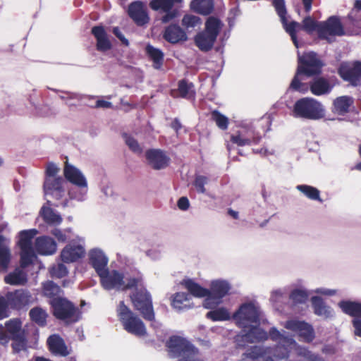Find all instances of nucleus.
Masks as SVG:
<instances>
[{
  "instance_id": "10",
  "label": "nucleus",
  "mask_w": 361,
  "mask_h": 361,
  "mask_svg": "<svg viewBox=\"0 0 361 361\" xmlns=\"http://www.w3.org/2000/svg\"><path fill=\"white\" fill-rule=\"evenodd\" d=\"M270 336L271 340L273 341L281 339L290 351L291 349H294L297 355L302 358V361H325L319 355L312 353L307 348L299 345L294 338L291 336H286L276 327H272L271 329Z\"/></svg>"
},
{
  "instance_id": "5",
  "label": "nucleus",
  "mask_w": 361,
  "mask_h": 361,
  "mask_svg": "<svg viewBox=\"0 0 361 361\" xmlns=\"http://www.w3.org/2000/svg\"><path fill=\"white\" fill-rule=\"evenodd\" d=\"M291 115L294 118L317 121L324 118L326 109L317 99L304 97L298 99L293 105Z\"/></svg>"
},
{
  "instance_id": "21",
  "label": "nucleus",
  "mask_w": 361,
  "mask_h": 361,
  "mask_svg": "<svg viewBox=\"0 0 361 361\" xmlns=\"http://www.w3.org/2000/svg\"><path fill=\"white\" fill-rule=\"evenodd\" d=\"M87 259L89 264L98 275L102 274L107 269L109 257L101 248L90 249L87 253Z\"/></svg>"
},
{
  "instance_id": "13",
  "label": "nucleus",
  "mask_w": 361,
  "mask_h": 361,
  "mask_svg": "<svg viewBox=\"0 0 361 361\" xmlns=\"http://www.w3.org/2000/svg\"><path fill=\"white\" fill-rule=\"evenodd\" d=\"M38 233L37 229H29L21 231L19 234L18 245L20 247V265L25 267L32 264L36 258L35 250L32 246V240Z\"/></svg>"
},
{
  "instance_id": "16",
  "label": "nucleus",
  "mask_w": 361,
  "mask_h": 361,
  "mask_svg": "<svg viewBox=\"0 0 361 361\" xmlns=\"http://www.w3.org/2000/svg\"><path fill=\"white\" fill-rule=\"evenodd\" d=\"M149 6L152 10L163 14L160 18L163 23H169L180 15L179 10L174 8L171 0H152Z\"/></svg>"
},
{
  "instance_id": "42",
  "label": "nucleus",
  "mask_w": 361,
  "mask_h": 361,
  "mask_svg": "<svg viewBox=\"0 0 361 361\" xmlns=\"http://www.w3.org/2000/svg\"><path fill=\"white\" fill-rule=\"evenodd\" d=\"M146 52L153 61V67L156 69H160L164 61L163 52L150 44L146 47Z\"/></svg>"
},
{
  "instance_id": "23",
  "label": "nucleus",
  "mask_w": 361,
  "mask_h": 361,
  "mask_svg": "<svg viewBox=\"0 0 361 361\" xmlns=\"http://www.w3.org/2000/svg\"><path fill=\"white\" fill-rule=\"evenodd\" d=\"M129 16L139 26L147 24L149 22V16L145 4L140 1L132 2L128 10Z\"/></svg>"
},
{
  "instance_id": "40",
  "label": "nucleus",
  "mask_w": 361,
  "mask_h": 361,
  "mask_svg": "<svg viewBox=\"0 0 361 361\" xmlns=\"http://www.w3.org/2000/svg\"><path fill=\"white\" fill-rule=\"evenodd\" d=\"M190 8L194 11L206 16L212 12L214 4L212 0H193L190 3Z\"/></svg>"
},
{
  "instance_id": "64",
  "label": "nucleus",
  "mask_w": 361,
  "mask_h": 361,
  "mask_svg": "<svg viewBox=\"0 0 361 361\" xmlns=\"http://www.w3.org/2000/svg\"><path fill=\"white\" fill-rule=\"evenodd\" d=\"M9 336L6 331V329L0 325V343L2 344L6 343L8 341Z\"/></svg>"
},
{
  "instance_id": "39",
  "label": "nucleus",
  "mask_w": 361,
  "mask_h": 361,
  "mask_svg": "<svg viewBox=\"0 0 361 361\" xmlns=\"http://www.w3.org/2000/svg\"><path fill=\"white\" fill-rule=\"evenodd\" d=\"M338 306L345 314L361 317V302L342 300L338 303Z\"/></svg>"
},
{
  "instance_id": "1",
  "label": "nucleus",
  "mask_w": 361,
  "mask_h": 361,
  "mask_svg": "<svg viewBox=\"0 0 361 361\" xmlns=\"http://www.w3.org/2000/svg\"><path fill=\"white\" fill-rule=\"evenodd\" d=\"M274 347L255 345L248 348L242 355V361H279L287 360L290 350L281 339L276 341Z\"/></svg>"
},
{
  "instance_id": "17",
  "label": "nucleus",
  "mask_w": 361,
  "mask_h": 361,
  "mask_svg": "<svg viewBox=\"0 0 361 361\" xmlns=\"http://www.w3.org/2000/svg\"><path fill=\"white\" fill-rule=\"evenodd\" d=\"M318 35L320 38L330 42L334 36L343 35L344 30L339 19L331 16L326 21L319 22Z\"/></svg>"
},
{
  "instance_id": "44",
  "label": "nucleus",
  "mask_w": 361,
  "mask_h": 361,
  "mask_svg": "<svg viewBox=\"0 0 361 361\" xmlns=\"http://www.w3.org/2000/svg\"><path fill=\"white\" fill-rule=\"evenodd\" d=\"M6 329L9 338H19L20 336L24 335V332L21 329V322L18 319L7 322Z\"/></svg>"
},
{
  "instance_id": "41",
  "label": "nucleus",
  "mask_w": 361,
  "mask_h": 361,
  "mask_svg": "<svg viewBox=\"0 0 361 361\" xmlns=\"http://www.w3.org/2000/svg\"><path fill=\"white\" fill-rule=\"evenodd\" d=\"M191 297L185 293H177L173 295L172 300V306L178 310H183L191 308Z\"/></svg>"
},
{
  "instance_id": "11",
  "label": "nucleus",
  "mask_w": 361,
  "mask_h": 361,
  "mask_svg": "<svg viewBox=\"0 0 361 361\" xmlns=\"http://www.w3.org/2000/svg\"><path fill=\"white\" fill-rule=\"evenodd\" d=\"M117 314L124 329L128 332L138 336L146 334V328L142 321L123 301L119 303Z\"/></svg>"
},
{
  "instance_id": "59",
  "label": "nucleus",
  "mask_w": 361,
  "mask_h": 361,
  "mask_svg": "<svg viewBox=\"0 0 361 361\" xmlns=\"http://www.w3.org/2000/svg\"><path fill=\"white\" fill-rule=\"evenodd\" d=\"M59 168L54 163H49L46 168V178H57Z\"/></svg>"
},
{
  "instance_id": "62",
  "label": "nucleus",
  "mask_w": 361,
  "mask_h": 361,
  "mask_svg": "<svg viewBox=\"0 0 361 361\" xmlns=\"http://www.w3.org/2000/svg\"><path fill=\"white\" fill-rule=\"evenodd\" d=\"M8 317L6 309V300L3 296H0V319Z\"/></svg>"
},
{
  "instance_id": "3",
  "label": "nucleus",
  "mask_w": 361,
  "mask_h": 361,
  "mask_svg": "<svg viewBox=\"0 0 361 361\" xmlns=\"http://www.w3.org/2000/svg\"><path fill=\"white\" fill-rule=\"evenodd\" d=\"M273 6H274L279 16L280 17L281 21L286 31L290 35L291 39L294 45L298 48L299 44L296 37V32L300 29L304 30L308 33H312L314 31L318 32V27L319 23L315 21L310 16L306 17L303 21L302 25L295 22L291 21L288 22L286 17V8L285 6L284 0H274Z\"/></svg>"
},
{
  "instance_id": "37",
  "label": "nucleus",
  "mask_w": 361,
  "mask_h": 361,
  "mask_svg": "<svg viewBox=\"0 0 361 361\" xmlns=\"http://www.w3.org/2000/svg\"><path fill=\"white\" fill-rule=\"evenodd\" d=\"M182 284L190 292V293L195 297L207 298L210 293L209 290L202 288L192 279L183 280Z\"/></svg>"
},
{
  "instance_id": "28",
  "label": "nucleus",
  "mask_w": 361,
  "mask_h": 361,
  "mask_svg": "<svg viewBox=\"0 0 361 361\" xmlns=\"http://www.w3.org/2000/svg\"><path fill=\"white\" fill-rule=\"evenodd\" d=\"M247 328H249V330L247 332H245V331L244 330V334L242 336L243 338L245 341H247L249 343H257L267 341L269 337L271 338L270 331H269L268 334L264 329L253 324H251V326H248ZM271 329L272 328H271L270 329Z\"/></svg>"
},
{
  "instance_id": "48",
  "label": "nucleus",
  "mask_w": 361,
  "mask_h": 361,
  "mask_svg": "<svg viewBox=\"0 0 361 361\" xmlns=\"http://www.w3.org/2000/svg\"><path fill=\"white\" fill-rule=\"evenodd\" d=\"M125 143L128 148L136 154H141L143 152V147L137 142V140L131 135L124 133L123 135Z\"/></svg>"
},
{
  "instance_id": "60",
  "label": "nucleus",
  "mask_w": 361,
  "mask_h": 361,
  "mask_svg": "<svg viewBox=\"0 0 361 361\" xmlns=\"http://www.w3.org/2000/svg\"><path fill=\"white\" fill-rule=\"evenodd\" d=\"M113 33L121 40V42L126 46L129 45L128 40L125 37L121 31L118 27L113 28Z\"/></svg>"
},
{
  "instance_id": "4",
  "label": "nucleus",
  "mask_w": 361,
  "mask_h": 361,
  "mask_svg": "<svg viewBox=\"0 0 361 361\" xmlns=\"http://www.w3.org/2000/svg\"><path fill=\"white\" fill-rule=\"evenodd\" d=\"M298 63L297 73L290 85V88L300 92H305L307 87L300 82L299 76L301 74L307 76L319 74L323 64L314 52H308L302 56L298 54Z\"/></svg>"
},
{
  "instance_id": "7",
  "label": "nucleus",
  "mask_w": 361,
  "mask_h": 361,
  "mask_svg": "<svg viewBox=\"0 0 361 361\" xmlns=\"http://www.w3.org/2000/svg\"><path fill=\"white\" fill-rule=\"evenodd\" d=\"M222 27L220 19L209 16L205 22L204 30L195 37V45L202 51L211 50Z\"/></svg>"
},
{
  "instance_id": "2",
  "label": "nucleus",
  "mask_w": 361,
  "mask_h": 361,
  "mask_svg": "<svg viewBox=\"0 0 361 361\" xmlns=\"http://www.w3.org/2000/svg\"><path fill=\"white\" fill-rule=\"evenodd\" d=\"M98 276L102 287L108 290H125L142 286V274L138 271L125 277L122 273L116 270L109 271L107 268Z\"/></svg>"
},
{
  "instance_id": "15",
  "label": "nucleus",
  "mask_w": 361,
  "mask_h": 361,
  "mask_svg": "<svg viewBox=\"0 0 361 361\" xmlns=\"http://www.w3.org/2000/svg\"><path fill=\"white\" fill-rule=\"evenodd\" d=\"M283 326L286 329L297 333L303 342L310 343L315 338L313 326L305 321L290 319L286 322Z\"/></svg>"
},
{
  "instance_id": "6",
  "label": "nucleus",
  "mask_w": 361,
  "mask_h": 361,
  "mask_svg": "<svg viewBox=\"0 0 361 361\" xmlns=\"http://www.w3.org/2000/svg\"><path fill=\"white\" fill-rule=\"evenodd\" d=\"M171 357H181L178 361H203L198 350L185 338L173 336L166 343Z\"/></svg>"
},
{
  "instance_id": "25",
  "label": "nucleus",
  "mask_w": 361,
  "mask_h": 361,
  "mask_svg": "<svg viewBox=\"0 0 361 361\" xmlns=\"http://www.w3.org/2000/svg\"><path fill=\"white\" fill-rule=\"evenodd\" d=\"M35 247L37 252L40 255H51L56 252L57 245L53 238L44 235L35 239Z\"/></svg>"
},
{
  "instance_id": "9",
  "label": "nucleus",
  "mask_w": 361,
  "mask_h": 361,
  "mask_svg": "<svg viewBox=\"0 0 361 361\" xmlns=\"http://www.w3.org/2000/svg\"><path fill=\"white\" fill-rule=\"evenodd\" d=\"M53 314L66 324L77 322L80 319V312L71 302L66 298L57 297L51 299Z\"/></svg>"
},
{
  "instance_id": "33",
  "label": "nucleus",
  "mask_w": 361,
  "mask_h": 361,
  "mask_svg": "<svg viewBox=\"0 0 361 361\" xmlns=\"http://www.w3.org/2000/svg\"><path fill=\"white\" fill-rule=\"evenodd\" d=\"M10 240L0 235V267L6 270L11 259V252L9 248Z\"/></svg>"
},
{
  "instance_id": "34",
  "label": "nucleus",
  "mask_w": 361,
  "mask_h": 361,
  "mask_svg": "<svg viewBox=\"0 0 361 361\" xmlns=\"http://www.w3.org/2000/svg\"><path fill=\"white\" fill-rule=\"evenodd\" d=\"M4 281L10 285L23 286L27 281V276L22 268H16L5 276Z\"/></svg>"
},
{
  "instance_id": "8",
  "label": "nucleus",
  "mask_w": 361,
  "mask_h": 361,
  "mask_svg": "<svg viewBox=\"0 0 361 361\" xmlns=\"http://www.w3.org/2000/svg\"><path fill=\"white\" fill-rule=\"evenodd\" d=\"M134 288L136 291L131 295V300L135 308L140 312L145 319L153 322L152 325L154 328L159 327L161 324L154 319L152 298L149 293L144 288L143 279H142L141 286Z\"/></svg>"
},
{
  "instance_id": "57",
  "label": "nucleus",
  "mask_w": 361,
  "mask_h": 361,
  "mask_svg": "<svg viewBox=\"0 0 361 361\" xmlns=\"http://www.w3.org/2000/svg\"><path fill=\"white\" fill-rule=\"evenodd\" d=\"M208 179L204 176H197L194 181V185L197 191L200 193H204L206 192L204 185L207 183Z\"/></svg>"
},
{
  "instance_id": "54",
  "label": "nucleus",
  "mask_w": 361,
  "mask_h": 361,
  "mask_svg": "<svg viewBox=\"0 0 361 361\" xmlns=\"http://www.w3.org/2000/svg\"><path fill=\"white\" fill-rule=\"evenodd\" d=\"M50 233L57 239L59 242L64 243L71 238V229L67 228L61 230L58 228H54L50 230Z\"/></svg>"
},
{
  "instance_id": "31",
  "label": "nucleus",
  "mask_w": 361,
  "mask_h": 361,
  "mask_svg": "<svg viewBox=\"0 0 361 361\" xmlns=\"http://www.w3.org/2000/svg\"><path fill=\"white\" fill-rule=\"evenodd\" d=\"M311 302L315 314L325 319L334 317V310L329 306L326 305L321 298L318 296H313L311 298Z\"/></svg>"
},
{
  "instance_id": "29",
  "label": "nucleus",
  "mask_w": 361,
  "mask_h": 361,
  "mask_svg": "<svg viewBox=\"0 0 361 361\" xmlns=\"http://www.w3.org/2000/svg\"><path fill=\"white\" fill-rule=\"evenodd\" d=\"M164 38L171 44L185 42L188 39L185 32L177 25H170L166 27Z\"/></svg>"
},
{
  "instance_id": "38",
  "label": "nucleus",
  "mask_w": 361,
  "mask_h": 361,
  "mask_svg": "<svg viewBox=\"0 0 361 361\" xmlns=\"http://www.w3.org/2000/svg\"><path fill=\"white\" fill-rule=\"evenodd\" d=\"M353 104V99L349 96H341L334 101V111L340 115H344L349 111Z\"/></svg>"
},
{
  "instance_id": "58",
  "label": "nucleus",
  "mask_w": 361,
  "mask_h": 361,
  "mask_svg": "<svg viewBox=\"0 0 361 361\" xmlns=\"http://www.w3.org/2000/svg\"><path fill=\"white\" fill-rule=\"evenodd\" d=\"M12 339L13 340L12 347L15 352H20L25 348L27 343L25 335H22L20 336L19 338H13Z\"/></svg>"
},
{
  "instance_id": "49",
  "label": "nucleus",
  "mask_w": 361,
  "mask_h": 361,
  "mask_svg": "<svg viewBox=\"0 0 361 361\" xmlns=\"http://www.w3.org/2000/svg\"><path fill=\"white\" fill-rule=\"evenodd\" d=\"M30 317L33 322L39 326L46 324L47 314L45 310L40 307L32 308L30 311Z\"/></svg>"
},
{
  "instance_id": "50",
  "label": "nucleus",
  "mask_w": 361,
  "mask_h": 361,
  "mask_svg": "<svg viewBox=\"0 0 361 361\" xmlns=\"http://www.w3.org/2000/svg\"><path fill=\"white\" fill-rule=\"evenodd\" d=\"M202 20L200 17L192 14H186L182 19V25L188 30L194 29L201 25Z\"/></svg>"
},
{
  "instance_id": "22",
  "label": "nucleus",
  "mask_w": 361,
  "mask_h": 361,
  "mask_svg": "<svg viewBox=\"0 0 361 361\" xmlns=\"http://www.w3.org/2000/svg\"><path fill=\"white\" fill-rule=\"evenodd\" d=\"M145 157L147 164L155 170L166 168L170 162V158L166 152L160 149H150L146 151Z\"/></svg>"
},
{
  "instance_id": "52",
  "label": "nucleus",
  "mask_w": 361,
  "mask_h": 361,
  "mask_svg": "<svg viewBox=\"0 0 361 361\" xmlns=\"http://www.w3.org/2000/svg\"><path fill=\"white\" fill-rule=\"evenodd\" d=\"M212 118L214 121H215L216 126L221 128V130H226L228 128V118L221 114L218 111H214L212 113Z\"/></svg>"
},
{
  "instance_id": "53",
  "label": "nucleus",
  "mask_w": 361,
  "mask_h": 361,
  "mask_svg": "<svg viewBox=\"0 0 361 361\" xmlns=\"http://www.w3.org/2000/svg\"><path fill=\"white\" fill-rule=\"evenodd\" d=\"M61 291L60 287L53 281H47L43 284L44 294L48 297L57 295Z\"/></svg>"
},
{
  "instance_id": "47",
  "label": "nucleus",
  "mask_w": 361,
  "mask_h": 361,
  "mask_svg": "<svg viewBox=\"0 0 361 361\" xmlns=\"http://www.w3.org/2000/svg\"><path fill=\"white\" fill-rule=\"evenodd\" d=\"M178 92L183 98L190 99L195 97V92L193 84L184 80H180L178 83Z\"/></svg>"
},
{
  "instance_id": "32",
  "label": "nucleus",
  "mask_w": 361,
  "mask_h": 361,
  "mask_svg": "<svg viewBox=\"0 0 361 361\" xmlns=\"http://www.w3.org/2000/svg\"><path fill=\"white\" fill-rule=\"evenodd\" d=\"M50 351L55 355L66 356L68 355L67 348L63 340L58 335L50 336L47 339Z\"/></svg>"
},
{
  "instance_id": "19",
  "label": "nucleus",
  "mask_w": 361,
  "mask_h": 361,
  "mask_svg": "<svg viewBox=\"0 0 361 361\" xmlns=\"http://www.w3.org/2000/svg\"><path fill=\"white\" fill-rule=\"evenodd\" d=\"M338 73L344 80L349 82L353 86H357L361 79V62L343 63L341 65Z\"/></svg>"
},
{
  "instance_id": "36",
  "label": "nucleus",
  "mask_w": 361,
  "mask_h": 361,
  "mask_svg": "<svg viewBox=\"0 0 361 361\" xmlns=\"http://www.w3.org/2000/svg\"><path fill=\"white\" fill-rule=\"evenodd\" d=\"M331 89L332 86L329 81L322 78L315 79L310 85L312 93L317 96L328 94Z\"/></svg>"
},
{
  "instance_id": "20",
  "label": "nucleus",
  "mask_w": 361,
  "mask_h": 361,
  "mask_svg": "<svg viewBox=\"0 0 361 361\" xmlns=\"http://www.w3.org/2000/svg\"><path fill=\"white\" fill-rule=\"evenodd\" d=\"M5 300L6 307L19 310L32 303V297L29 291L21 289L8 293Z\"/></svg>"
},
{
  "instance_id": "63",
  "label": "nucleus",
  "mask_w": 361,
  "mask_h": 361,
  "mask_svg": "<svg viewBox=\"0 0 361 361\" xmlns=\"http://www.w3.org/2000/svg\"><path fill=\"white\" fill-rule=\"evenodd\" d=\"M177 204L178 208L183 211L187 210L190 206L189 200L185 197H180L178 200Z\"/></svg>"
},
{
  "instance_id": "35",
  "label": "nucleus",
  "mask_w": 361,
  "mask_h": 361,
  "mask_svg": "<svg viewBox=\"0 0 361 361\" xmlns=\"http://www.w3.org/2000/svg\"><path fill=\"white\" fill-rule=\"evenodd\" d=\"M40 215L44 222L51 226H56L62 222L61 216L53 209L47 207H42L40 210Z\"/></svg>"
},
{
  "instance_id": "55",
  "label": "nucleus",
  "mask_w": 361,
  "mask_h": 361,
  "mask_svg": "<svg viewBox=\"0 0 361 361\" xmlns=\"http://www.w3.org/2000/svg\"><path fill=\"white\" fill-rule=\"evenodd\" d=\"M50 274L53 277L62 278L68 274V269L63 264L59 263L51 268Z\"/></svg>"
},
{
  "instance_id": "27",
  "label": "nucleus",
  "mask_w": 361,
  "mask_h": 361,
  "mask_svg": "<svg viewBox=\"0 0 361 361\" xmlns=\"http://www.w3.org/2000/svg\"><path fill=\"white\" fill-rule=\"evenodd\" d=\"M261 139V135L259 133H255L254 131L241 130L236 135L231 136V141L238 146L249 145L252 142H258Z\"/></svg>"
},
{
  "instance_id": "43",
  "label": "nucleus",
  "mask_w": 361,
  "mask_h": 361,
  "mask_svg": "<svg viewBox=\"0 0 361 361\" xmlns=\"http://www.w3.org/2000/svg\"><path fill=\"white\" fill-rule=\"evenodd\" d=\"M63 179L61 177L45 178L44 183V195L48 196L49 193H53L56 190L61 189Z\"/></svg>"
},
{
  "instance_id": "12",
  "label": "nucleus",
  "mask_w": 361,
  "mask_h": 361,
  "mask_svg": "<svg viewBox=\"0 0 361 361\" xmlns=\"http://www.w3.org/2000/svg\"><path fill=\"white\" fill-rule=\"evenodd\" d=\"M260 310L258 304L251 301L242 304L233 314V319L239 327L245 329L251 324H258Z\"/></svg>"
},
{
  "instance_id": "56",
  "label": "nucleus",
  "mask_w": 361,
  "mask_h": 361,
  "mask_svg": "<svg viewBox=\"0 0 361 361\" xmlns=\"http://www.w3.org/2000/svg\"><path fill=\"white\" fill-rule=\"evenodd\" d=\"M286 298V291L282 289L274 290L271 292L270 301L276 305L279 303L283 302Z\"/></svg>"
},
{
  "instance_id": "46",
  "label": "nucleus",
  "mask_w": 361,
  "mask_h": 361,
  "mask_svg": "<svg viewBox=\"0 0 361 361\" xmlns=\"http://www.w3.org/2000/svg\"><path fill=\"white\" fill-rule=\"evenodd\" d=\"M296 189L310 200H317L320 202H323L320 198L319 190L314 187L308 185H298L296 186Z\"/></svg>"
},
{
  "instance_id": "45",
  "label": "nucleus",
  "mask_w": 361,
  "mask_h": 361,
  "mask_svg": "<svg viewBox=\"0 0 361 361\" xmlns=\"http://www.w3.org/2000/svg\"><path fill=\"white\" fill-rule=\"evenodd\" d=\"M206 317L213 322L228 321L231 318L229 311L225 307L211 310L207 313Z\"/></svg>"
},
{
  "instance_id": "51",
  "label": "nucleus",
  "mask_w": 361,
  "mask_h": 361,
  "mask_svg": "<svg viewBox=\"0 0 361 361\" xmlns=\"http://www.w3.org/2000/svg\"><path fill=\"white\" fill-rule=\"evenodd\" d=\"M87 190V184L85 186H76V188H71L69 190L68 195L71 199L83 201L85 200Z\"/></svg>"
},
{
  "instance_id": "30",
  "label": "nucleus",
  "mask_w": 361,
  "mask_h": 361,
  "mask_svg": "<svg viewBox=\"0 0 361 361\" xmlns=\"http://www.w3.org/2000/svg\"><path fill=\"white\" fill-rule=\"evenodd\" d=\"M91 32L97 39V50L106 51L111 48V42L103 26H94Z\"/></svg>"
},
{
  "instance_id": "26",
  "label": "nucleus",
  "mask_w": 361,
  "mask_h": 361,
  "mask_svg": "<svg viewBox=\"0 0 361 361\" xmlns=\"http://www.w3.org/2000/svg\"><path fill=\"white\" fill-rule=\"evenodd\" d=\"M63 173L66 178L75 186H85L87 184V180L81 171L71 164H66Z\"/></svg>"
},
{
  "instance_id": "18",
  "label": "nucleus",
  "mask_w": 361,
  "mask_h": 361,
  "mask_svg": "<svg viewBox=\"0 0 361 361\" xmlns=\"http://www.w3.org/2000/svg\"><path fill=\"white\" fill-rule=\"evenodd\" d=\"M85 254L84 239L79 238L78 242H71L61 252V259L64 263H72L82 258Z\"/></svg>"
},
{
  "instance_id": "14",
  "label": "nucleus",
  "mask_w": 361,
  "mask_h": 361,
  "mask_svg": "<svg viewBox=\"0 0 361 361\" xmlns=\"http://www.w3.org/2000/svg\"><path fill=\"white\" fill-rule=\"evenodd\" d=\"M231 289V286L226 281L215 280L210 285V293L204 301L203 306L206 309H213L221 302Z\"/></svg>"
},
{
  "instance_id": "61",
  "label": "nucleus",
  "mask_w": 361,
  "mask_h": 361,
  "mask_svg": "<svg viewBox=\"0 0 361 361\" xmlns=\"http://www.w3.org/2000/svg\"><path fill=\"white\" fill-rule=\"evenodd\" d=\"M353 326L354 327L355 335L361 338V319L355 318L353 320Z\"/></svg>"
},
{
  "instance_id": "24",
  "label": "nucleus",
  "mask_w": 361,
  "mask_h": 361,
  "mask_svg": "<svg viewBox=\"0 0 361 361\" xmlns=\"http://www.w3.org/2000/svg\"><path fill=\"white\" fill-rule=\"evenodd\" d=\"M313 293L331 296L336 293V290L319 288L312 291H308L303 288H296L293 290L290 293V299L294 304L305 303L308 300L309 296Z\"/></svg>"
}]
</instances>
